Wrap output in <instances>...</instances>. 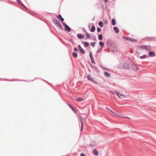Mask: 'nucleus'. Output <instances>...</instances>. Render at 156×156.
Here are the masks:
<instances>
[{
	"label": "nucleus",
	"instance_id": "17",
	"mask_svg": "<svg viewBox=\"0 0 156 156\" xmlns=\"http://www.w3.org/2000/svg\"><path fill=\"white\" fill-rule=\"evenodd\" d=\"M95 30V27L94 26H92L90 29V31L92 32H94Z\"/></svg>",
	"mask_w": 156,
	"mask_h": 156
},
{
	"label": "nucleus",
	"instance_id": "31",
	"mask_svg": "<svg viewBox=\"0 0 156 156\" xmlns=\"http://www.w3.org/2000/svg\"><path fill=\"white\" fill-rule=\"evenodd\" d=\"M72 110L73 111V112L75 113H76L77 112V111L76 109H75L74 108H73V109H72Z\"/></svg>",
	"mask_w": 156,
	"mask_h": 156
},
{
	"label": "nucleus",
	"instance_id": "26",
	"mask_svg": "<svg viewBox=\"0 0 156 156\" xmlns=\"http://www.w3.org/2000/svg\"><path fill=\"white\" fill-rule=\"evenodd\" d=\"M85 47H86L89 45V44L87 42H85L83 43Z\"/></svg>",
	"mask_w": 156,
	"mask_h": 156
},
{
	"label": "nucleus",
	"instance_id": "18",
	"mask_svg": "<svg viewBox=\"0 0 156 156\" xmlns=\"http://www.w3.org/2000/svg\"><path fill=\"white\" fill-rule=\"evenodd\" d=\"M98 39L100 40H101L102 39V36L101 34H99L98 36Z\"/></svg>",
	"mask_w": 156,
	"mask_h": 156
},
{
	"label": "nucleus",
	"instance_id": "15",
	"mask_svg": "<svg viewBox=\"0 0 156 156\" xmlns=\"http://www.w3.org/2000/svg\"><path fill=\"white\" fill-rule=\"evenodd\" d=\"M116 117L120 118H124L125 117L122 115H120L119 114H117Z\"/></svg>",
	"mask_w": 156,
	"mask_h": 156
},
{
	"label": "nucleus",
	"instance_id": "9",
	"mask_svg": "<svg viewBox=\"0 0 156 156\" xmlns=\"http://www.w3.org/2000/svg\"><path fill=\"white\" fill-rule=\"evenodd\" d=\"M113 29L114 30L116 33H118L119 32V30L117 27H114L113 28Z\"/></svg>",
	"mask_w": 156,
	"mask_h": 156
},
{
	"label": "nucleus",
	"instance_id": "8",
	"mask_svg": "<svg viewBox=\"0 0 156 156\" xmlns=\"http://www.w3.org/2000/svg\"><path fill=\"white\" fill-rule=\"evenodd\" d=\"M56 17L58 19H60L62 21H63L64 20V19L60 15H59L58 16H57Z\"/></svg>",
	"mask_w": 156,
	"mask_h": 156
},
{
	"label": "nucleus",
	"instance_id": "40",
	"mask_svg": "<svg viewBox=\"0 0 156 156\" xmlns=\"http://www.w3.org/2000/svg\"><path fill=\"white\" fill-rule=\"evenodd\" d=\"M68 105L70 107L71 106H72V105H70V104H69Z\"/></svg>",
	"mask_w": 156,
	"mask_h": 156
},
{
	"label": "nucleus",
	"instance_id": "43",
	"mask_svg": "<svg viewBox=\"0 0 156 156\" xmlns=\"http://www.w3.org/2000/svg\"><path fill=\"white\" fill-rule=\"evenodd\" d=\"M126 118H128V119H129V118L128 117H126Z\"/></svg>",
	"mask_w": 156,
	"mask_h": 156
},
{
	"label": "nucleus",
	"instance_id": "33",
	"mask_svg": "<svg viewBox=\"0 0 156 156\" xmlns=\"http://www.w3.org/2000/svg\"><path fill=\"white\" fill-rule=\"evenodd\" d=\"M97 30L98 32H100L101 31V30L98 27L97 28Z\"/></svg>",
	"mask_w": 156,
	"mask_h": 156
},
{
	"label": "nucleus",
	"instance_id": "21",
	"mask_svg": "<svg viewBox=\"0 0 156 156\" xmlns=\"http://www.w3.org/2000/svg\"><path fill=\"white\" fill-rule=\"evenodd\" d=\"M98 25L101 27H103V24L102 21H100L98 23Z\"/></svg>",
	"mask_w": 156,
	"mask_h": 156
},
{
	"label": "nucleus",
	"instance_id": "32",
	"mask_svg": "<svg viewBox=\"0 0 156 156\" xmlns=\"http://www.w3.org/2000/svg\"><path fill=\"white\" fill-rule=\"evenodd\" d=\"M89 55H90V58H92V57H93L92 53L91 51L90 52Z\"/></svg>",
	"mask_w": 156,
	"mask_h": 156
},
{
	"label": "nucleus",
	"instance_id": "25",
	"mask_svg": "<svg viewBox=\"0 0 156 156\" xmlns=\"http://www.w3.org/2000/svg\"><path fill=\"white\" fill-rule=\"evenodd\" d=\"M129 40L131 41L136 42V40L135 39H134L133 38H129Z\"/></svg>",
	"mask_w": 156,
	"mask_h": 156
},
{
	"label": "nucleus",
	"instance_id": "28",
	"mask_svg": "<svg viewBox=\"0 0 156 156\" xmlns=\"http://www.w3.org/2000/svg\"><path fill=\"white\" fill-rule=\"evenodd\" d=\"M86 35L87 36V37H86V38L87 39V38H90V35L89 34V33H87L86 34Z\"/></svg>",
	"mask_w": 156,
	"mask_h": 156
},
{
	"label": "nucleus",
	"instance_id": "37",
	"mask_svg": "<svg viewBox=\"0 0 156 156\" xmlns=\"http://www.w3.org/2000/svg\"><path fill=\"white\" fill-rule=\"evenodd\" d=\"M90 58V59H91V60L92 62H93V60H94V58H93V57H92V58Z\"/></svg>",
	"mask_w": 156,
	"mask_h": 156
},
{
	"label": "nucleus",
	"instance_id": "19",
	"mask_svg": "<svg viewBox=\"0 0 156 156\" xmlns=\"http://www.w3.org/2000/svg\"><path fill=\"white\" fill-rule=\"evenodd\" d=\"M112 24L113 25H115L116 24V21L114 19H113L112 21Z\"/></svg>",
	"mask_w": 156,
	"mask_h": 156
},
{
	"label": "nucleus",
	"instance_id": "39",
	"mask_svg": "<svg viewBox=\"0 0 156 156\" xmlns=\"http://www.w3.org/2000/svg\"><path fill=\"white\" fill-rule=\"evenodd\" d=\"M129 38H129V37H127V38H126V39H127V40H129Z\"/></svg>",
	"mask_w": 156,
	"mask_h": 156
},
{
	"label": "nucleus",
	"instance_id": "41",
	"mask_svg": "<svg viewBox=\"0 0 156 156\" xmlns=\"http://www.w3.org/2000/svg\"><path fill=\"white\" fill-rule=\"evenodd\" d=\"M71 109H73V107L72 106H71L70 107Z\"/></svg>",
	"mask_w": 156,
	"mask_h": 156
},
{
	"label": "nucleus",
	"instance_id": "27",
	"mask_svg": "<svg viewBox=\"0 0 156 156\" xmlns=\"http://www.w3.org/2000/svg\"><path fill=\"white\" fill-rule=\"evenodd\" d=\"M90 44L93 47H94L96 44V43L95 42H91Z\"/></svg>",
	"mask_w": 156,
	"mask_h": 156
},
{
	"label": "nucleus",
	"instance_id": "16",
	"mask_svg": "<svg viewBox=\"0 0 156 156\" xmlns=\"http://www.w3.org/2000/svg\"><path fill=\"white\" fill-rule=\"evenodd\" d=\"M83 98H77L76 99V100L78 101H81L82 100H83Z\"/></svg>",
	"mask_w": 156,
	"mask_h": 156
},
{
	"label": "nucleus",
	"instance_id": "10",
	"mask_svg": "<svg viewBox=\"0 0 156 156\" xmlns=\"http://www.w3.org/2000/svg\"><path fill=\"white\" fill-rule=\"evenodd\" d=\"M155 55V53L154 52L150 51L149 53V56H150L153 57Z\"/></svg>",
	"mask_w": 156,
	"mask_h": 156
},
{
	"label": "nucleus",
	"instance_id": "14",
	"mask_svg": "<svg viewBox=\"0 0 156 156\" xmlns=\"http://www.w3.org/2000/svg\"><path fill=\"white\" fill-rule=\"evenodd\" d=\"M104 75L106 77H109L110 76V74L108 73L107 72H104Z\"/></svg>",
	"mask_w": 156,
	"mask_h": 156
},
{
	"label": "nucleus",
	"instance_id": "3",
	"mask_svg": "<svg viewBox=\"0 0 156 156\" xmlns=\"http://www.w3.org/2000/svg\"><path fill=\"white\" fill-rule=\"evenodd\" d=\"M80 120L81 122V130L82 131L83 129V122L84 120V118L82 117L81 116H80Z\"/></svg>",
	"mask_w": 156,
	"mask_h": 156
},
{
	"label": "nucleus",
	"instance_id": "7",
	"mask_svg": "<svg viewBox=\"0 0 156 156\" xmlns=\"http://www.w3.org/2000/svg\"><path fill=\"white\" fill-rule=\"evenodd\" d=\"M147 47L145 46H140L138 47V48L139 49H147Z\"/></svg>",
	"mask_w": 156,
	"mask_h": 156
},
{
	"label": "nucleus",
	"instance_id": "36",
	"mask_svg": "<svg viewBox=\"0 0 156 156\" xmlns=\"http://www.w3.org/2000/svg\"><path fill=\"white\" fill-rule=\"evenodd\" d=\"M80 156H85V155L84 154H81L80 155Z\"/></svg>",
	"mask_w": 156,
	"mask_h": 156
},
{
	"label": "nucleus",
	"instance_id": "38",
	"mask_svg": "<svg viewBox=\"0 0 156 156\" xmlns=\"http://www.w3.org/2000/svg\"><path fill=\"white\" fill-rule=\"evenodd\" d=\"M106 108L107 110H109V111H110V109H109L108 108V107H106Z\"/></svg>",
	"mask_w": 156,
	"mask_h": 156
},
{
	"label": "nucleus",
	"instance_id": "12",
	"mask_svg": "<svg viewBox=\"0 0 156 156\" xmlns=\"http://www.w3.org/2000/svg\"><path fill=\"white\" fill-rule=\"evenodd\" d=\"M87 78L88 80L93 81V79L92 78L90 75H88L87 76Z\"/></svg>",
	"mask_w": 156,
	"mask_h": 156
},
{
	"label": "nucleus",
	"instance_id": "6",
	"mask_svg": "<svg viewBox=\"0 0 156 156\" xmlns=\"http://www.w3.org/2000/svg\"><path fill=\"white\" fill-rule=\"evenodd\" d=\"M77 37L80 39H82L84 38V36L81 34H77Z\"/></svg>",
	"mask_w": 156,
	"mask_h": 156
},
{
	"label": "nucleus",
	"instance_id": "11",
	"mask_svg": "<svg viewBox=\"0 0 156 156\" xmlns=\"http://www.w3.org/2000/svg\"><path fill=\"white\" fill-rule=\"evenodd\" d=\"M133 70L134 71H136L138 69L137 66L135 65H133Z\"/></svg>",
	"mask_w": 156,
	"mask_h": 156
},
{
	"label": "nucleus",
	"instance_id": "20",
	"mask_svg": "<svg viewBox=\"0 0 156 156\" xmlns=\"http://www.w3.org/2000/svg\"><path fill=\"white\" fill-rule=\"evenodd\" d=\"M111 93L113 94H114L116 95L117 96H118V92H117L116 91H113L111 92Z\"/></svg>",
	"mask_w": 156,
	"mask_h": 156
},
{
	"label": "nucleus",
	"instance_id": "30",
	"mask_svg": "<svg viewBox=\"0 0 156 156\" xmlns=\"http://www.w3.org/2000/svg\"><path fill=\"white\" fill-rule=\"evenodd\" d=\"M19 3H20L22 6H23L25 8L24 6L22 4V3H21V1L20 0H16Z\"/></svg>",
	"mask_w": 156,
	"mask_h": 156
},
{
	"label": "nucleus",
	"instance_id": "22",
	"mask_svg": "<svg viewBox=\"0 0 156 156\" xmlns=\"http://www.w3.org/2000/svg\"><path fill=\"white\" fill-rule=\"evenodd\" d=\"M99 44L102 48L104 47V44L102 42H100L99 43Z\"/></svg>",
	"mask_w": 156,
	"mask_h": 156
},
{
	"label": "nucleus",
	"instance_id": "2",
	"mask_svg": "<svg viewBox=\"0 0 156 156\" xmlns=\"http://www.w3.org/2000/svg\"><path fill=\"white\" fill-rule=\"evenodd\" d=\"M62 24L63 26L65 27V29L67 30L68 32H70L71 31V29L70 28L68 27L66 24L63 22H62Z\"/></svg>",
	"mask_w": 156,
	"mask_h": 156
},
{
	"label": "nucleus",
	"instance_id": "1",
	"mask_svg": "<svg viewBox=\"0 0 156 156\" xmlns=\"http://www.w3.org/2000/svg\"><path fill=\"white\" fill-rule=\"evenodd\" d=\"M55 25L57 27L61 30L62 29V27L59 22L58 20H56L55 22Z\"/></svg>",
	"mask_w": 156,
	"mask_h": 156
},
{
	"label": "nucleus",
	"instance_id": "35",
	"mask_svg": "<svg viewBox=\"0 0 156 156\" xmlns=\"http://www.w3.org/2000/svg\"><path fill=\"white\" fill-rule=\"evenodd\" d=\"M136 53L138 55H139L140 54V53L137 51H136Z\"/></svg>",
	"mask_w": 156,
	"mask_h": 156
},
{
	"label": "nucleus",
	"instance_id": "13",
	"mask_svg": "<svg viewBox=\"0 0 156 156\" xmlns=\"http://www.w3.org/2000/svg\"><path fill=\"white\" fill-rule=\"evenodd\" d=\"M94 154L96 156H98V151L94 150L93 151Z\"/></svg>",
	"mask_w": 156,
	"mask_h": 156
},
{
	"label": "nucleus",
	"instance_id": "34",
	"mask_svg": "<svg viewBox=\"0 0 156 156\" xmlns=\"http://www.w3.org/2000/svg\"><path fill=\"white\" fill-rule=\"evenodd\" d=\"M74 50L76 52L78 51L77 49L76 48H74Z\"/></svg>",
	"mask_w": 156,
	"mask_h": 156
},
{
	"label": "nucleus",
	"instance_id": "24",
	"mask_svg": "<svg viewBox=\"0 0 156 156\" xmlns=\"http://www.w3.org/2000/svg\"><path fill=\"white\" fill-rule=\"evenodd\" d=\"M73 56L74 57L76 58L77 57V54L75 52H73Z\"/></svg>",
	"mask_w": 156,
	"mask_h": 156
},
{
	"label": "nucleus",
	"instance_id": "42",
	"mask_svg": "<svg viewBox=\"0 0 156 156\" xmlns=\"http://www.w3.org/2000/svg\"><path fill=\"white\" fill-rule=\"evenodd\" d=\"M108 41H109V40H108V41H107V43H108Z\"/></svg>",
	"mask_w": 156,
	"mask_h": 156
},
{
	"label": "nucleus",
	"instance_id": "5",
	"mask_svg": "<svg viewBox=\"0 0 156 156\" xmlns=\"http://www.w3.org/2000/svg\"><path fill=\"white\" fill-rule=\"evenodd\" d=\"M119 98H126V96L123 94H122L118 93L117 96Z\"/></svg>",
	"mask_w": 156,
	"mask_h": 156
},
{
	"label": "nucleus",
	"instance_id": "29",
	"mask_svg": "<svg viewBox=\"0 0 156 156\" xmlns=\"http://www.w3.org/2000/svg\"><path fill=\"white\" fill-rule=\"evenodd\" d=\"M147 57L146 55H144L142 56H141L140 57V58L141 59L144 58H146Z\"/></svg>",
	"mask_w": 156,
	"mask_h": 156
},
{
	"label": "nucleus",
	"instance_id": "4",
	"mask_svg": "<svg viewBox=\"0 0 156 156\" xmlns=\"http://www.w3.org/2000/svg\"><path fill=\"white\" fill-rule=\"evenodd\" d=\"M78 48L80 51L81 53L84 54L85 53V51L84 50L82 49L80 45H79L78 46Z\"/></svg>",
	"mask_w": 156,
	"mask_h": 156
},
{
	"label": "nucleus",
	"instance_id": "23",
	"mask_svg": "<svg viewBox=\"0 0 156 156\" xmlns=\"http://www.w3.org/2000/svg\"><path fill=\"white\" fill-rule=\"evenodd\" d=\"M110 111L113 114L114 116L116 117L117 114L113 112L111 110H110Z\"/></svg>",
	"mask_w": 156,
	"mask_h": 156
}]
</instances>
